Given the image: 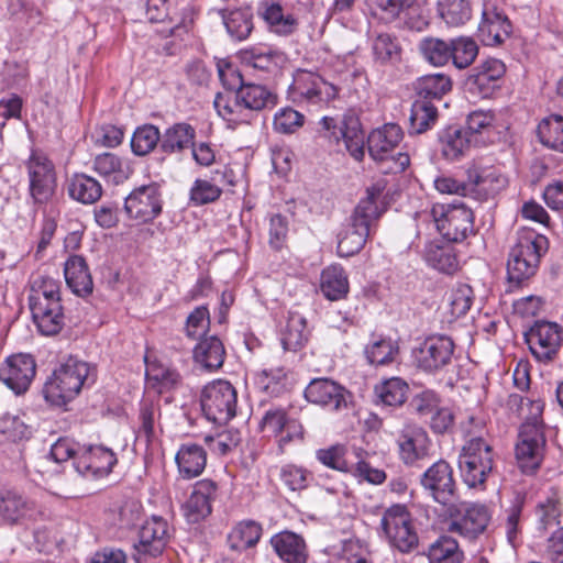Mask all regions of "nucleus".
<instances>
[{
    "instance_id": "f257e3e1",
    "label": "nucleus",
    "mask_w": 563,
    "mask_h": 563,
    "mask_svg": "<svg viewBox=\"0 0 563 563\" xmlns=\"http://www.w3.org/2000/svg\"><path fill=\"white\" fill-rule=\"evenodd\" d=\"M384 189L382 180L366 189V196L351 216V223L338 234L336 253L340 257L353 256L364 247L375 221L384 212Z\"/></svg>"
},
{
    "instance_id": "f03ea898",
    "label": "nucleus",
    "mask_w": 563,
    "mask_h": 563,
    "mask_svg": "<svg viewBox=\"0 0 563 563\" xmlns=\"http://www.w3.org/2000/svg\"><path fill=\"white\" fill-rule=\"evenodd\" d=\"M97 379L93 365L68 357L54 371L53 376L44 386L45 399L54 406H65L73 400L84 387H90Z\"/></svg>"
},
{
    "instance_id": "7ed1b4c3",
    "label": "nucleus",
    "mask_w": 563,
    "mask_h": 563,
    "mask_svg": "<svg viewBox=\"0 0 563 563\" xmlns=\"http://www.w3.org/2000/svg\"><path fill=\"white\" fill-rule=\"evenodd\" d=\"M417 225L431 221L435 230L448 241L460 242L474 229V216L463 202L435 203L430 210L416 213Z\"/></svg>"
},
{
    "instance_id": "20e7f679",
    "label": "nucleus",
    "mask_w": 563,
    "mask_h": 563,
    "mask_svg": "<svg viewBox=\"0 0 563 563\" xmlns=\"http://www.w3.org/2000/svg\"><path fill=\"white\" fill-rule=\"evenodd\" d=\"M548 247L549 242L543 234L528 228L519 230L507 263L509 279L520 283L533 276Z\"/></svg>"
},
{
    "instance_id": "39448f33",
    "label": "nucleus",
    "mask_w": 563,
    "mask_h": 563,
    "mask_svg": "<svg viewBox=\"0 0 563 563\" xmlns=\"http://www.w3.org/2000/svg\"><path fill=\"white\" fill-rule=\"evenodd\" d=\"M379 531L389 547L400 553H410L419 544L415 519L404 504H394L384 510Z\"/></svg>"
},
{
    "instance_id": "423d86ee",
    "label": "nucleus",
    "mask_w": 563,
    "mask_h": 563,
    "mask_svg": "<svg viewBox=\"0 0 563 563\" xmlns=\"http://www.w3.org/2000/svg\"><path fill=\"white\" fill-rule=\"evenodd\" d=\"M404 132L398 124L386 123L371 132L367 139L368 153L371 157L383 164L384 173H402L410 165V157L407 153L394 151L402 141Z\"/></svg>"
},
{
    "instance_id": "0eeeda50",
    "label": "nucleus",
    "mask_w": 563,
    "mask_h": 563,
    "mask_svg": "<svg viewBox=\"0 0 563 563\" xmlns=\"http://www.w3.org/2000/svg\"><path fill=\"white\" fill-rule=\"evenodd\" d=\"M494 467L492 446L482 438L470 439L459 454V470L471 488L482 487Z\"/></svg>"
},
{
    "instance_id": "6e6552de",
    "label": "nucleus",
    "mask_w": 563,
    "mask_h": 563,
    "mask_svg": "<svg viewBox=\"0 0 563 563\" xmlns=\"http://www.w3.org/2000/svg\"><path fill=\"white\" fill-rule=\"evenodd\" d=\"M200 404L209 421L225 424L236 415L238 393L229 382L213 380L202 389Z\"/></svg>"
},
{
    "instance_id": "1a4fd4ad",
    "label": "nucleus",
    "mask_w": 563,
    "mask_h": 563,
    "mask_svg": "<svg viewBox=\"0 0 563 563\" xmlns=\"http://www.w3.org/2000/svg\"><path fill=\"white\" fill-rule=\"evenodd\" d=\"M446 514L450 517L449 531L468 539L484 532L490 519L485 505L463 503L457 498L446 506Z\"/></svg>"
},
{
    "instance_id": "9d476101",
    "label": "nucleus",
    "mask_w": 563,
    "mask_h": 563,
    "mask_svg": "<svg viewBox=\"0 0 563 563\" xmlns=\"http://www.w3.org/2000/svg\"><path fill=\"white\" fill-rule=\"evenodd\" d=\"M454 353V342L446 335L426 338L411 352L415 366L429 374L438 373L450 364Z\"/></svg>"
},
{
    "instance_id": "9b49d317",
    "label": "nucleus",
    "mask_w": 563,
    "mask_h": 563,
    "mask_svg": "<svg viewBox=\"0 0 563 563\" xmlns=\"http://www.w3.org/2000/svg\"><path fill=\"white\" fill-rule=\"evenodd\" d=\"M545 448L544 431H538L529 424L520 427L515 445V459L519 470L526 475L536 474L544 460Z\"/></svg>"
},
{
    "instance_id": "f8f14e48",
    "label": "nucleus",
    "mask_w": 563,
    "mask_h": 563,
    "mask_svg": "<svg viewBox=\"0 0 563 563\" xmlns=\"http://www.w3.org/2000/svg\"><path fill=\"white\" fill-rule=\"evenodd\" d=\"M38 515L36 503L22 492L14 488L0 490V526L26 527Z\"/></svg>"
},
{
    "instance_id": "ddd939ff",
    "label": "nucleus",
    "mask_w": 563,
    "mask_h": 563,
    "mask_svg": "<svg viewBox=\"0 0 563 563\" xmlns=\"http://www.w3.org/2000/svg\"><path fill=\"white\" fill-rule=\"evenodd\" d=\"M30 195L37 205L48 203L56 192L57 179L54 164L45 155L33 153L26 162Z\"/></svg>"
},
{
    "instance_id": "4468645a",
    "label": "nucleus",
    "mask_w": 563,
    "mask_h": 563,
    "mask_svg": "<svg viewBox=\"0 0 563 563\" xmlns=\"http://www.w3.org/2000/svg\"><path fill=\"white\" fill-rule=\"evenodd\" d=\"M525 338L532 355L540 362H549L561 347L562 328L555 322L536 321Z\"/></svg>"
},
{
    "instance_id": "2eb2a0df",
    "label": "nucleus",
    "mask_w": 563,
    "mask_h": 563,
    "mask_svg": "<svg viewBox=\"0 0 563 563\" xmlns=\"http://www.w3.org/2000/svg\"><path fill=\"white\" fill-rule=\"evenodd\" d=\"M163 201L157 184L135 188L124 200V211L130 219L150 222L162 212Z\"/></svg>"
},
{
    "instance_id": "dca6fc26",
    "label": "nucleus",
    "mask_w": 563,
    "mask_h": 563,
    "mask_svg": "<svg viewBox=\"0 0 563 563\" xmlns=\"http://www.w3.org/2000/svg\"><path fill=\"white\" fill-rule=\"evenodd\" d=\"M36 373V364L30 354L10 355L0 366V380L15 395L24 394Z\"/></svg>"
},
{
    "instance_id": "f3484780",
    "label": "nucleus",
    "mask_w": 563,
    "mask_h": 563,
    "mask_svg": "<svg viewBox=\"0 0 563 563\" xmlns=\"http://www.w3.org/2000/svg\"><path fill=\"white\" fill-rule=\"evenodd\" d=\"M506 65L498 58H487L473 68L466 79L467 90L478 98H489L500 88Z\"/></svg>"
},
{
    "instance_id": "a211bd4d",
    "label": "nucleus",
    "mask_w": 563,
    "mask_h": 563,
    "mask_svg": "<svg viewBox=\"0 0 563 563\" xmlns=\"http://www.w3.org/2000/svg\"><path fill=\"white\" fill-rule=\"evenodd\" d=\"M512 25L506 13L492 2H484L477 36L486 46H496L511 34Z\"/></svg>"
},
{
    "instance_id": "6ab92c4d",
    "label": "nucleus",
    "mask_w": 563,
    "mask_h": 563,
    "mask_svg": "<svg viewBox=\"0 0 563 563\" xmlns=\"http://www.w3.org/2000/svg\"><path fill=\"white\" fill-rule=\"evenodd\" d=\"M471 192L479 199L493 198L508 186V178L501 168L474 162L467 169Z\"/></svg>"
},
{
    "instance_id": "aec40b11",
    "label": "nucleus",
    "mask_w": 563,
    "mask_h": 563,
    "mask_svg": "<svg viewBox=\"0 0 563 563\" xmlns=\"http://www.w3.org/2000/svg\"><path fill=\"white\" fill-rule=\"evenodd\" d=\"M421 484L431 493L433 499L444 507L456 499L453 472L450 464L443 460L433 463L424 472Z\"/></svg>"
},
{
    "instance_id": "412c9836",
    "label": "nucleus",
    "mask_w": 563,
    "mask_h": 563,
    "mask_svg": "<svg viewBox=\"0 0 563 563\" xmlns=\"http://www.w3.org/2000/svg\"><path fill=\"white\" fill-rule=\"evenodd\" d=\"M322 128L329 132V137H333L335 141L343 140L346 150L351 156L356 161H362L364 157V133L360 128V123L356 119L350 117L338 121L330 117H323L321 120Z\"/></svg>"
},
{
    "instance_id": "4be33fe9",
    "label": "nucleus",
    "mask_w": 563,
    "mask_h": 563,
    "mask_svg": "<svg viewBox=\"0 0 563 563\" xmlns=\"http://www.w3.org/2000/svg\"><path fill=\"white\" fill-rule=\"evenodd\" d=\"M115 463V454L110 449L82 446L75 461V468L84 476L102 477L112 471Z\"/></svg>"
},
{
    "instance_id": "5701e85b",
    "label": "nucleus",
    "mask_w": 563,
    "mask_h": 563,
    "mask_svg": "<svg viewBox=\"0 0 563 563\" xmlns=\"http://www.w3.org/2000/svg\"><path fill=\"white\" fill-rule=\"evenodd\" d=\"M169 540L168 523L162 517L153 516L146 520L139 533V544L135 549L139 553L150 556L162 554Z\"/></svg>"
},
{
    "instance_id": "b1692460",
    "label": "nucleus",
    "mask_w": 563,
    "mask_h": 563,
    "mask_svg": "<svg viewBox=\"0 0 563 563\" xmlns=\"http://www.w3.org/2000/svg\"><path fill=\"white\" fill-rule=\"evenodd\" d=\"M218 485L211 479H201L194 486L184 505V515L189 522H198L211 514V501L216 498Z\"/></svg>"
},
{
    "instance_id": "393cba45",
    "label": "nucleus",
    "mask_w": 563,
    "mask_h": 563,
    "mask_svg": "<svg viewBox=\"0 0 563 563\" xmlns=\"http://www.w3.org/2000/svg\"><path fill=\"white\" fill-rule=\"evenodd\" d=\"M430 440L423 428L407 424L398 438L400 459L405 464L411 465L428 454Z\"/></svg>"
},
{
    "instance_id": "a878e982",
    "label": "nucleus",
    "mask_w": 563,
    "mask_h": 563,
    "mask_svg": "<svg viewBox=\"0 0 563 563\" xmlns=\"http://www.w3.org/2000/svg\"><path fill=\"white\" fill-rule=\"evenodd\" d=\"M507 405L510 410L523 420L521 427L529 424L538 431H544V422L542 413L544 410V401L538 397L521 396L511 394L508 397Z\"/></svg>"
},
{
    "instance_id": "bb28decb",
    "label": "nucleus",
    "mask_w": 563,
    "mask_h": 563,
    "mask_svg": "<svg viewBox=\"0 0 563 563\" xmlns=\"http://www.w3.org/2000/svg\"><path fill=\"white\" fill-rule=\"evenodd\" d=\"M472 143H477L468 132L456 126H449L439 133V146L442 156L450 162L461 159L470 150Z\"/></svg>"
},
{
    "instance_id": "cd10ccee",
    "label": "nucleus",
    "mask_w": 563,
    "mask_h": 563,
    "mask_svg": "<svg viewBox=\"0 0 563 563\" xmlns=\"http://www.w3.org/2000/svg\"><path fill=\"white\" fill-rule=\"evenodd\" d=\"M175 461L181 477L191 479L203 472L207 464V452L199 444L184 443L178 449Z\"/></svg>"
},
{
    "instance_id": "c85d7f7f",
    "label": "nucleus",
    "mask_w": 563,
    "mask_h": 563,
    "mask_svg": "<svg viewBox=\"0 0 563 563\" xmlns=\"http://www.w3.org/2000/svg\"><path fill=\"white\" fill-rule=\"evenodd\" d=\"M64 275L67 286L75 295L85 297L92 292L93 283L84 257L70 256L65 263Z\"/></svg>"
},
{
    "instance_id": "c756f323",
    "label": "nucleus",
    "mask_w": 563,
    "mask_h": 563,
    "mask_svg": "<svg viewBox=\"0 0 563 563\" xmlns=\"http://www.w3.org/2000/svg\"><path fill=\"white\" fill-rule=\"evenodd\" d=\"M327 563H373L367 545L358 539H346L325 548Z\"/></svg>"
},
{
    "instance_id": "7c9ffc66",
    "label": "nucleus",
    "mask_w": 563,
    "mask_h": 563,
    "mask_svg": "<svg viewBox=\"0 0 563 563\" xmlns=\"http://www.w3.org/2000/svg\"><path fill=\"white\" fill-rule=\"evenodd\" d=\"M352 394L342 385L319 378V407L328 412H342L352 404Z\"/></svg>"
},
{
    "instance_id": "2f4dec72",
    "label": "nucleus",
    "mask_w": 563,
    "mask_h": 563,
    "mask_svg": "<svg viewBox=\"0 0 563 563\" xmlns=\"http://www.w3.org/2000/svg\"><path fill=\"white\" fill-rule=\"evenodd\" d=\"M32 319L38 331L44 335L57 334L65 324L62 305H32L30 306Z\"/></svg>"
},
{
    "instance_id": "473e14b6",
    "label": "nucleus",
    "mask_w": 563,
    "mask_h": 563,
    "mask_svg": "<svg viewBox=\"0 0 563 563\" xmlns=\"http://www.w3.org/2000/svg\"><path fill=\"white\" fill-rule=\"evenodd\" d=\"M240 86L238 91V101H242L245 110L261 111L266 108H273L277 103V96L265 86L257 84H243L242 78L238 76Z\"/></svg>"
},
{
    "instance_id": "72a5a7b5",
    "label": "nucleus",
    "mask_w": 563,
    "mask_h": 563,
    "mask_svg": "<svg viewBox=\"0 0 563 563\" xmlns=\"http://www.w3.org/2000/svg\"><path fill=\"white\" fill-rule=\"evenodd\" d=\"M426 263L443 274H454L460 268V262L454 249L449 244L430 242L423 252Z\"/></svg>"
},
{
    "instance_id": "f704fd0d",
    "label": "nucleus",
    "mask_w": 563,
    "mask_h": 563,
    "mask_svg": "<svg viewBox=\"0 0 563 563\" xmlns=\"http://www.w3.org/2000/svg\"><path fill=\"white\" fill-rule=\"evenodd\" d=\"M196 130L189 123L170 125L161 134V151L165 154L181 153L194 145Z\"/></svg>"
},
{
    "instance_id": "c9c22d12",
    "label": "nucleus",
    "mask_w": 563,
    "mask_h": 563,
    "mask_svg": "<svg viewBox=\"0 0 563 563\" xmlns=\"http://www.w3.org/2000/svg\"><path fill=\"white\" fill-rule=\"evenodd\" d=\"M271 543L278 556L287 563H306V544L301 537L284 531L274 536Z\"/></svg>"
},
{
    "instance_id": "e433bc0d",
    "label": "nucleus",
    "mask_w": 563,
    "mask_h": 563,
    "mask_svg": "<svg viewBox=\"0 0 563 563\" xmlns=\"http://www.w3.org/2000/svg\"><path fill=\"white\" fill-rule=\"evenodd\" d=\"M45 303L62 305L60 283L51 276L37 275L30 283L29 306Z\"/></svg>"
},
{
    "instance_id": "4c0bfd02",
    "label": "nucleus",
    "mask_w": 563,
    "mask_h": 563,
    "mask_svg": "<svg viewBox=\"0 0 563 563\" xmlns=\"http://www.w3.org/2000/svg\"><path fill=\"white\" fill-rule=\"evenodd\" d=\"M374 393L378 405L399 407L405 404L408 397L409 386L400 377H390L377 384Z\"/></svg>"
},
{
    "instance_id": "58836bf2",
    "label": "nucleus",
    "mask_w": 563,
    "mask_h": 563,
    "mask_svg": "<svg viewBox=\"0 0 563 563\" xmlns=\"http://www.w3.org/2000/svg\"><path fill=\"white\" fill-rule=\"evenodd\" d=\"M224 355V346L217 336L200 340L194 350L195 361L208 371L220 368L223 364Z\"/></svg>"
},
{
    "instance_id": "ea45409f",
    "label": "nucleus",
    "mask_w": 563,
    "mask_h": 563,
    "mask_svg": "<svg viewBox=\"0 0 563 563\" xmlns=\"http://www.w3.org/2000/svg\"><path fill=\"white\" fill-rule=\"evenodd\" d=\"M319 286L329 300H339L349 291L347 276L340 265H331L322 271Z\"/></svg>"
},
{
    "instance_id": "a19ab883",
    "label": "nucleus",
    "mask_w": 563,
    "mask_h": 563,
    "mask_svg": "<svg viewBox=\"0 0 563 563\" xmlns=\"http://www.w3.org/2000/svg\"><path fill=\"white\" fill-rule=\"evenodd\" d=\"M426 555L429 563H462L464 560L457 541L449 536H441L432 542Z\"/></svg>"
},
{
    "instance_id": "79ce46f5",
    "label": "nucleus",
    "mask_w": 563,
    "mask_h": 563,
    "mask_svg": "<svg viewBox=\"0 0 563 563\" xmlns=\"http://www.w3.org/2000/svg\"><path fill=\"white\" fill-rule=\"evenodd\" d=\"M69 196L81 203H93L102 196V187L98 180L86 175L75 174L68 181Z\"/></svg>"
},
{
    "instance_id": "37998d69",
    "label": "nucleus",
    "mask_w": 563,
    "mask_h": 563,
    "mask_svg": "<svg viewBox=\"0 0 563 563\" xmlns=\"http://www.w3.org/2000/svg\"><path fill=\"white\" fill-rule=\"evenodd\" d=\"M437 10L448 26H461L472 18V0H438Z\"/></svg>"
},
{
    "instance_id": "c03bdc74",
    "label": "nucleus",
    "mask_w": 563,
    "mask_h": 563,
    "mask_svg": "<svg viewBox=\"0 0 563 563\" xmlns=\"http://www.w3.org/2000/svg\"><path fill=\"white\" fill-rule=\"evenodd\" d=\"M539 141L553 151L563 153V117L551 114L538 124Z\"/></svg>"
},
{
    "instance_id": "a18cd8bd",
    "label": "nucleus",
    "mask_w": 563,
    "mask_h": 563,
    "mask_svg": "<svg viewBox=\"0 0 563 563\" xmlns=\"http://www.w3.org/2000/svg\"><path fill=\"white\" fill-rule=\"evenodd\" d=\"M398 352V343L383 336L373 338L364 351L367 362L375 366L393 363Z\"/></svg>"
},
{
    "instance_id": "49530a36",
    "label": "nucleus",
    "mask_w": 563,
    "mask_h": 563,
    "mask_svg": "<svg viewBox=\"0 0 563 563\" xmlns=\"http://www.w3.org/2000/svg\"><path fill=\"white\" fill-rule=\"evenodd\" d=\"M372 53L379 64H395L401 59V46L396 36L389 33H378L372 40Z\"/></svg>"
},
{
    "instance_id": "de8ad7c7",
    "label": "nucleus",
    "mask_w": 563,
    "mask_h": 563,
    "mask_svg": "<svg viewBox=\"0 0 563 563\" xmlns=\"http://www.w3.org/2000/svg\"><path fill=\"white\" fill-rule=\"evenodd\" d=\"M222 20L229 35L236 41L245 40L253 30V14L249 9L223 12Z\"/></svg>"
},
{
    "instance_id": "09e8293b",
    "label": "nucleus",
    "mask_w": 563,
    "mask_h": 563,
    "mask_svg": "<svg viewBox=\"0 0 563 563\" xmlns=\"http://www.w3.org/2000/svg\"><path fill=\"white\" fill-rule=\"evenodd\" d=\"M418 48L423 59L435 67L446 65L452 57L450 41L442 38L424 37L419 42Z\"/></svg>"
},
{
    "instance_id": "8fccbe9b",
    "label": "nucleus",
    "mask_w": 563,
    "mask_h": 563,
    "mask_svg": "<svg viewBox=\"0 0 563 563\" xmlns=\"http://www.w3.org/2000/svg\"><path fill=\"white\" fill-rule=\"evenodd\" d=\"M93 169L100 176L110 179L114 184H121L130 176V168L123 166L122 161L112 153H103L96 156Z\"/></svg>"
},
{
    "instance_id": "3c124183",
    "label": "nucleus",
    "mask_w": 563,
    "mask_h": 563,
    "mask_svg": "<svg viewBox=\"0 0 563 563\" xmlns=\"http://www.w3.org/2000/svg\"><path fill=\"white\" fill-rule=\"evenodd\" d=\"M475 300L473 288L465 283H456L448 291L446 301L450 313L454 318L465 316Z\"/></svg>"
},
{
    "instance_id": "603ef678",
    "label": "nucleus",
    "mask_w": 563,
    "mask_h": 563,
    "mask_svg": "<svg viewBox=\"0 0 563 563\" xmlns=\"http://www.w3.org/2000/svg\"><path fill=\"white\" fill-rule=\"evenodd\" d=\"M437 108L428 100H417L411 106L409 132L420 134L429 130L437 120Z\"/></svg>"
},
{
    "instance_id": "864d4df0",
    "label": "nucleus",
    "mask_w": 563,
    "mask_h": 563,
    "mask_svg": "<svg viewBox=\"0 0 563 563\" xmlns=\"http://www.w3.org/2000/svg\"><path fill=\"white\" fill-rule=\"evenodd\" d=\"M262 536V528L254 521H243L229 534L230 548L236 551L254 547Z\"/></svg>"
},
{
    "instance_id": "5fc2aeb1",
    "label": "nucleus",
    "mask_w": 563,
    "mask_h": 563,
    "mask_svg": "<svg viewBox=\"0 0 563 563\" xmlns=\"http://www.w3.org/2000/svg\"><path fill=\"white\" fill-rule=\"evenodd\" d=\"M452 89L451 78L442 73L429 74L420 77L417 82V90L423 100L441 99Z\"/></svg>"
},
{
    "instance_id": "6e6d98bb",
    "label": "nucleus",
    "mask_w": 563,
    "mask_h": 563,
    "mask_svg": "<svg viewBox=\"0 0 563 563\" xmlns=\"http://www.w3.org/2000/svg\"><path fill=\"white\" fill-rule=\"evenodd\" d=\"M451 60L459 69L467 68L478 55L477 43L468 36L450 40Z\"/></svg>"
},
{
    "instance_id": "4d7b16f0",
    "label": "nucleus",
    "mask_w": 563,
    "mask_h": 563,
    "mask_svg": "<svg viewBox=\"0 0 563 563\" xmlns=\"http://www.w3.org/2000/svg\"><path fill=\"white\" fill-rule=\"evenodd\" d=\"M158 144L161 145V132L153 124L139 126L131 139L132 152L137 156L150 154Z\"/></svg>"
},
{
    "instance_id": "13d9d810",
    "label": "nucleus",
    "mask_w": 563,
    "mask_h": 563,
    "mask_svg": "<svg viewBox=\"0 0 563 563\" xmlns=\"http://www.w3.org/2000/svg\"><path fill=\"white\" fill-rule=\"evenodd\" d=\"M306 319L298 313H291L282 331V344L285 350L296 351L307 340Z\"/></svg>"
},
{
    "instance_id": "bf43d9fd",
    "label": "nucleus",
    "mask_w": 563,
    "mask_h": 563,
    "mask_svg": "<svg viewBox=\"0 0 563 563\" xmlns=\"http://www.w3.org/2000/svg\"><path fill=\"white\" fill-rule=\"evenodd\" d=\"M213 106L220 117L233 123L249 122L243 117V103L238 101V91L232 97L230 93L218 92Z\"/></svg>"
},
{
    "instance_id": "052dcab7",
    "label": "nucleus",
    "mask_w": 563,
    "mask_h": 563,
    "mask_svg": "<svg viewBox=\"0 0 563 563\" xmlns=\"http://www.w3.org/2000/svg\"><path fill=\"white\" fill-rule=\"evenodd\" d=\"M368 453L361 448H353V468L350 471L360 481H366L371 484L378 485L386 479V474L383 470L371 466L366 459Z\"/></svg>"
},
{
    "instance_id": "680f3d73",
    "label": "nucleus",
    "mask_w": 563,
    "mask_h": 563,
    "mask_svg": "<svg viewBox=\"0 0 563 563\" xmlns=\"http://www.w3.org/2000/svg\"><path fill=\"white\" fill-rule=\"evenodd\" d=\"M525 504V497L521 495H516L511 505L506 510L507 517L504 525L505 533L508 543L515 549L520 542V519L521 512Z\"/></svg>"
},
{
    "instance_id": "e2e57ef3",
    "label": "nucleus",
    "mask_w": 563,
    "mask_h": 563,
    "mask_svg": "<svg viewBox=\"0 0 563 563\" xmlns=\"http://www.w3.org/2000/svg\"><path fill=\"white\" fill-rule=\"evenodd\" d=\"M319 461L333 470L350 472L353 468V449L349 451L344 445H332L328 450L319 451Z\"/></svg>"
},
{
    "instance_id": "0e129e2a",
    "label": "nucleus",
    "mask_w": 563,
    "mask_h": 563,
    "mask_svg": "<svg viewBox=\"0 0 563 563\" xmlns=\"http://www.w3.org/2000/svg\"><path fill=\"white\" fill-rule=\"evenodd\" d=\"M417 0H367L374 14L385 21H395L415 5Z\"/></svg>"
},
{
    "instance_id": "69168bd1",
    "label": "nucleus",
    "mask_w": 563,
    "mask_h": 563,
    "mask_svg": "<svg viewBox=\"0 0 563 563\" xmlns=\"http://www.w3.org/2000/svg\"><path fill=\"white\" fill-rule=\"evenodd\" d=\"M146 378L148 384L156 388L159 394L177 387L181 379L175 369L155 364L148 367Z\"/></svg>"
},
{
    "instance_id": "338daca9",
    "label": "nucleus",
    "mask_w": 563,
    "mask_h": 563,
    "mask_svg": "<svg viewBox=\"0 0 563 563\" xmlns=\"http://www.w3.org/2000/svg\"><path fill=\"white\" fill-rule=\"evenodd\" d=\"M242 59L254 69L272 71L277 67L280 56L269 48L253 47L242 52Z\"/></svg>"
},
{
    "instance_id": "774afa93",
    "label": "nucleus",
    "mask_w": 563,
    "mask_h": 563,
    "mask_svg": "<svg viewBox=\"0 0 563 563\" xmlns=\"http://www.w3.org/2000/svg\"><path fill=\"white\" fill-rule=\"evenodd\" d=\"M466 125L465 131L472 139L474 135L488 139L495 130V113L490 110H475L468 114Z\"/></svg>"
}]
</instances>
